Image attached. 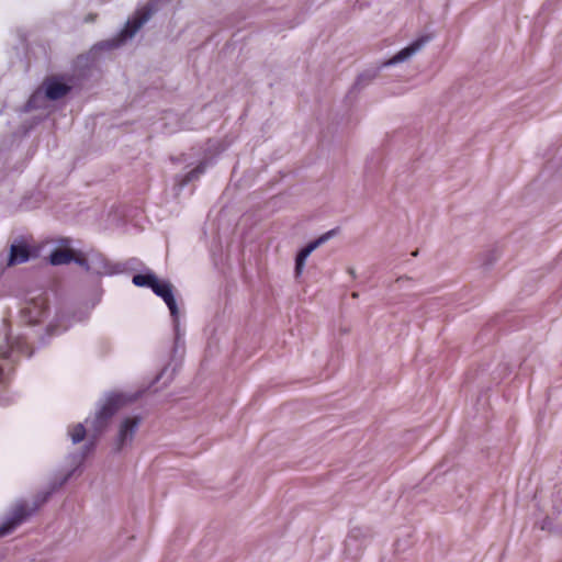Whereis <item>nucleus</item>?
Returning a JSON list of instances; mask_svg holds the SVG:
<instances>
[{
	"instance_id": "9b49d317",
	"label": "nucleus",
	"mask_w": 562,
	"mask_h": 562,
	"mask_svg": "<svg viewBox=\"0 0 562 562\" xmlns=\"http://www.w3.org/2000/svg\"><path fill=\"white\" fill-rule=\"evenodd\" d=\"M30 251L26 245H12L10 249L9 265H19L27 261Z\"/></svg>"
},
{
	"instance_id": "4468645a",
	"label": "nucleus",
	"mask_w": 562,
	"mask_h": 562,
	"mask_svg": "<svg viewBox=\"0 0 562 562\" xmlns=\"http://www.w3.org/2000/svg\"><path fill=\"white\" fill-rule=\"evenodd\" d=\"M69 435L74 443L82 441L86 437V428L82 424L75 425L70 430Z\"/></svg>"
},
{
	"instance_id": "423d86ee",
	"label": "nucleus",
	"mask_w": 562,
	"mask_h": 562,
	"mask_svg": "<svg viewBox=\"0 0 562 562\" xmlns=\"http://www.w3.org/2000/svg\"><path fill=\"white\" fill-rule=\"evenodd\" d=\"M335 234V229L329 231L322 236H319L314 241L310 243L306 247L300 250V252L296 256L295 260V273L296 276H300L303 271L305 260L307 257L312 254L313 250H315L318 246H321L323 243L328 240L333 235Z\"/></svg>"
},
{
	"instance_id": "f8f14e48",
	"label": "nucleus",
	"mask_w": 562,
	"mask_h": 562,
	"mask_svg": "<svg viewBox=\"0 0 562 562\" xmlns=\"http://www.w3.org/2000/svg\"><path fill=\"white\" fill-rule=\"evenodd\" d=\"M157 281V277L153 273H138L133 277V283L136 286H147L153 289Z\"/></svg>"
},
{
	"instance_id": "0eeeda50",
	"label": "nucleus",
	"mask_w": 562,
	"mask_h": 562,
	"mask_svg": "<svg viewBox=\"0 0 562 562\" xmlns=\"http://www.w3.org/2000/svg\"><path fill=\"white\" fill-rule=\"evenodd\" d=\"M30 515L27 508L23 505L14 508L12 516L0 526V537L7 536L20 526Z\"/></svg>"
},
{
	"instance_id": "ddd939ff",
	"label": "nucleus",
	"mask_w": 562,
	"mask_h": 562,
	"mask_svg": "<svg viewBox=\"0 0 562 562\" xmlns=\"http://www.w3.org/2000/svg\"><path fill=\"white\" fill-rule=\"evenodd\" d=\"M5 347L0 348V358H9L14 349L22 350L23 345L25 344L24 339L18 338L14 344H9L8 337Z\"/></svg>"
},
{
	"instance_id": "1a4fd4ad",
	"label": "nucleus",
	"mask_w": 562,
	"mask_h": 562,
	"mask_svg": "<svg viewBox=\"0 0 562 562\" xmlns=\"http://www.w3.org/2000/svg\"><path fill=\"white\" fill-rule=\"evenodd\" d=\"M429 41V36H423L420 38H417L416 41H414L409 46L403 48L402 50H400L389 63V64H395V63H398V61H403L405 60L406 58H408L409 56H412L413 54H415L416 52H418L424 45L425 43H427Z\"/></svg>"
},
{
	"instance_id": "39448f33",
	"label": "nucleus",
	"mask_w": 562,
	"mask_h": 562,
	"mask_svg": "<svg viewBox=\"0 0 562 562\" xmlns=\"http://www.w3.org/2000/svg\"><path fill=\"white\" fill-rule=\"evenodd\" d=\"M71 261H75L80 266L87 265L86 258L81 255H77L70 248H57L49 255V262L53 266L67 265Z\"/></svg>"
},
{
	"instance_id": "20e7f679",
	"label": "nucleus",
	"mask_w": 562,
	"mask_h": 562,
	"mask_svg": "<svg viewBox=\"0 0 562 562\" xmlns=\"http://www.w3.org/2000/svg\"><path fill=\"white\" fill-rule=\"evenodd\" d=\"M139 423L138 417H127L122 422L116 440V450L120 451L127 442L133 440Z\"/></svg>"
},
{
	"instance_id": "f03ea898",
	"label": "nucleus",
	"mask_w": 562,
	"mask_h": 562,
	"mask_svg": "<svg viewBox=\"0 0 562 562\" xmlns=\"http://www.w3.org/2000/svg\"><path fill=\"white\" fill-rule=\"evenodd\" d=\"M153 9L146 5L136 11L135 15L130 19L124 29L120 33V40L125 41L134 36V34L149 20Z\"/></svg>"
},
{
	"instance_id": "2eb2a0df",
	"label": "nucleus",
	"mask_w": 562,
	"mask_h": 562,
	"mask_svg": "<svg viewBox=\"0 0 562 562\" xmlns=\"http://www.w3.org/2000/svg\"><path fill=\"white\" fill-rule=\"evenodd\" d=\"M202 172H203V167L202 166L196 167L195 169L191 170L186 176V181L184 182L191 181L192 179L196 178L199 176V173H202Z\"/></svg>"
},
{
	"instance_id": "9d476101",
	"label": "nucleus",
	"mask_w": 562,
	"mask_h": 562,
	"mask_svg": "<svg viewBox=\"0 0 562 562\" xmlns=\"http://www.w3.org/2000/svg\"><path fill=\"white\" fill-rule=\"evenodd\" d=\"M70 91V87L59 81H49L46 85V97L50 100H58Z\"/></svg>"
},
{
	"instance_id": "6e6552de",
	"label": "nucleus",
	"mask_w": 562,
	"mask_h": 562,
	"mask_svg": "<svg viewBox=\"0 0 562 562\" xmlns=\"http://www.w3.org/2000/svg\"><path fill=\"white\" fill-rule=\"evenodd\" d=\"M117 409L119 402L114 398L108 400L104 403V405L100 408V411L97 413L94 419L95 427L100 430L106 427L109 420L113 417Z\"/></svg>"
},
{
	"instance_id": "7ed1b4c3",
	"label": "nucleus",
	"mask_w": 562,
	"mask_h": 562,
	"mask_svg": "<svg viewBox=\"0 0 562 562\" xmlns=\"http://www.w3.org/2000/svg\"><path fill=\"white\" fill-rule=\"evenodd\" d=\"M151 290L157 296H159L164 300V302L167 304V306L170 311V314L175 318H177L178 317V306H177V303H176V300L173 296L172 284L168 281L158 280L154 284Z\"/></svg>"
},
{
	"instance_id": "f257e3e1",
	"label": "nucleus",
	"mask_w": 562,
	"mask_h": 562,
	"mask_svg": "<svg viewBox=\"0 0 562 562\" xmlns=\"http://www.w3.org/2000/svg\"><path fill=\"white\" fill-rule=\"evenodd\" d=\"M48 308V299L45 292L30 297L21 310L22 319L29 324H37L45 316Z\"/></svg>"
}]
</instances>
